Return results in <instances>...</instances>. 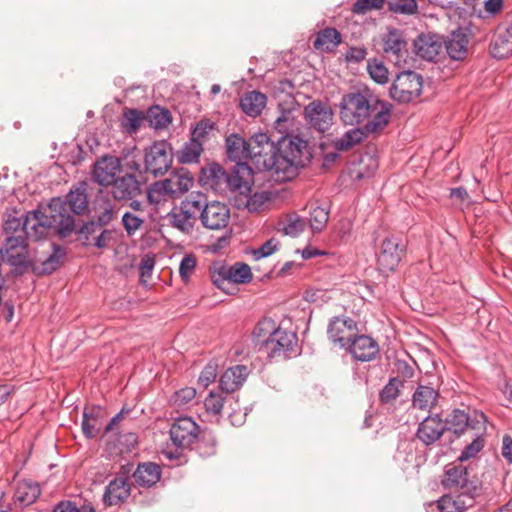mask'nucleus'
Listing matches in <instances>:
<instances>
[{"label": "nucleus", "instance_id": "obj_1", "mask_svg": "<svg viewBox=\"0 0 512 512\" xmlns=\"http://www.w3.org/2000/svg\"><path fill=\"white\" fill-rule=\"evenodd\" d=\"M251 163L269 173L275 182L294 178L308 159L307 142L298 136L284 137L275 146L266 133H256L248 140Z\"/></svg>", "mask_w": 512, "mask_h": 512}, {"label": "nucleus", "instance_id": "obj_2", "mask_svg": "<svg viewBox=\"0 0 512 512\" xmlns=\"http://www.w3.org/2000/svg\"><path fill=\"white\" fill-rule=\"evenodd\" d=\"M88 208L85 189L71 190L66 199L53 198L44 211L35 210L30 214L24 226L33 236H47L50 229L55 230L62 237L73 232L75 228L74 217L71 213L80 215Z\"/></svg>", "mask_w": 512, "mask_h": 512}, {"label": "nucleus", "instance_id": "obj_3", "mask_svg": "<svg viewBox=\"0 0 512 512\" xmlns=\"http://www.w3.org/2000/svg\"><path fill=\"white\" fill-rule=\"evenodd\" d=\"M340 118L346 125L365 123L367 131H381L391 118V105L368 90L345 94L340 102Z\"/></svg>", "mask_w": 512, "mask_h": 512}, {"label": "nucleus", "instance_id": "obj_4", "mask_svg": "<svg viewBox=\"0 0 512 512\" xmlns=\"http://www.w3.org/2000/svg\"><path fill=\"white\" fill-rule=\"evenodd\" d=\"M203 174L205 183L220 194L235 196L238 191H247L249 184L253 183V170L247 163L234 165L231 172L214 163L204 169Z\"/></svg>", "mask_w": 512, "mask_h": 512}, {"label": "nucleus", "instance_id": "obj_5", "mask_svg": "<svg viewBox=\"0 0 512 512\" xmlns=\"http://www.w3.org/2000/svg\"><path fill=\"white\" fill-rule=\"evenodd\" d=\"M170 439L175 450L168 447L162 450V454L169 460L180 457L179 449L190 448L199 435V426L190 417H179L174 420L169 430Z\"/></svg>", "mask_w": 512, "mask_h": 512}, {"label": "nucleus", "instance_id": "obj_6", "mask_svg": "<svg viewBox=\"0 0 512 512\" xmlns=\"http://www.w3.org/2000/svg\"><path fill=\"white\" fill-rule=\"evenodd\" d=\"M198 197L199 193H191L167 216L170 224L185 234L192 233L199 217L201 202Z\"/></svg>", "mask_w": 512, "mask_h": 512}, {"label": "nucleus", "instance_id": "obj_7", "mask_svg": "<svg viewBox=\"0 0 512 512\" xmlns=\"http://www.w3.org/2000/svg\"><path fill=\"white\" fill-rule=\"evenodd\" d=\"M172 163L173 150L167 141H156L146 148L144 166L147 173H150L155 177L164 175L169 171Z\"/></svg>", "mask_w": 512, "mask_h": 512}, {"label": "nucleus", "instance_id": "obj_8", "mask_svg": "<svg viewBox=\"0 0 512 512\" xmlns=\"http://www.w3.org/2000/svg\"><path fill=\"white\" fill-rule=\"evenodd\" d=\"M423 78L413 71H405L396 76L390 88V96L401 103L418 98L422 92Z\"/></svg>", "mask_w": 512, "mask_h": 512}, {"label": "nucleus", "instance_id": "obj_9", "mask_svg": "<svg viewBox=\"0 0 512 512\" xmlns=\"http://www.w3.org/2000/svg\"><path fill=\"white\" fill-rule=\"evenodd\" d=\"M201 202L199 218L202 225L210 230H221L227 227L230 221V209L219 201L208 202L205 195L199 193Z\"/></svg>", "mask_w": 512, "mask_h": 512}, {"label": "nucleus", "instance_id": "obj_10", "mask_svg": "<svg viewBox=\"0 0 512 512\" xmlns=\"http://www.w3.org/2000/svg\"><path fill=\"white\" fill-rule=\"evenodd\" d=\"M406 245L400 237L391 235L386 237L377 254V262L383 272H390L399 265L405 252Z\"/></svg>", "mask_w": 512, "mask_h": 512}, {"label": "nucleus", "instance_id": "obj_11", "mask_svg": "<svg viewBox=\"0 0 512 512\" xmlns=\"http://www.w3.org/2000/svg\"><path fill=\"white\" fill-rule=\"evenodd\" d=\"M441 483L444 488L464 496H473L477 490L476 483L469 479L468 470L463 465L447 466Z\"/></svg>", "mask_w": 512, "mask_h": 512}, {"label": "nucleus", "instance_id": "obj_12", "mask_svg": "<svg viewBox=\"0 0 512 512\" xmlns=\"http://www.w3.org/2000/svg\"><path fill=\"white\" fill-rule=\"evenodd\" d=\"M298 338L293 332L275 328L271 337L265 341L264 350L267 355L273 357H290L295 354V347L297 346Z\"/></svg>", "mask_w": 512, "mask_h": 512}, {"label": "nucleus", "instance_id": "obj_13", "mask_svg": "<svg viewBox=\"0 0 512 512\" xmlns=\"http://www.w3.org/2000/svg\"><path fill=\"white\" fill-rule=\"evenodd\" d=\"M27 238L22 234L7 236L0 249L2 259L14 266L24 265L27 258Z\"/></svg>", "mask_w": 512, "mask_h": 512}, {"label": "nucleus", "instance_id": "obj_14", "mask_svg": "<svg viewBox=\"0 0 512 512\" xmlns=\"http://www.w3.org/2000/svg\"><path fill=\"white\" fill-rule=\"evenodd\" d=\"M120 160L115 156H103L93 166L92 179L101 186H110L120 171Z\"/></svg>", "mask_w": 512, "mask_h": 512}, {"label": "nucleus", "instance_id": "obj_15", "mask_svg": "<svg viewBox=\"0 0 512 512\" xmlns=\"http://www.w3.org/2000/svg\"><path fill=\"white\" fill-rule=\"evenodd\" d=\"M304 116L310 126L319 132L327 131L332 125V110L320 101L309 103L304 109Z\"/></svg>", "mask_w": 512, "mask_h": 512}, {"label": "nucleus", "instance_id": "obj_16", "mask_svg": "<svg viewBox=\"0 0 512 512\" xmlns=\"http://www.w3.org/2000/svg\"><path fill=\"white\" fill-rule=\"evenodd\" d=\"M345 349L353 356L357 361L368 362L378 355L379 346L378 343L367 335H357L350 339Z\"/></svg>", "mask_w": 512, "mask_h": 512}, {"label": "nucleus", "instance_id": "obj_17", "mask_svg": "<svg viewBox=\"0 0 512 512\" xmlns=\"http://www.w3.org/2000/svg\"><path fill=\"white\" fill-rule=\"evenodd\" d=\"M383 52L396 63L404 60L408 53V44L401 30L392 28L383 35Z\"/></svg>", "mask_w": 512, "mask_h": 512}, {"label": "nucleus", "instance_id": "obj_18", "mask_svg": "<svg viewBox=\"0 0 512 512\" xmlns=\"http://www.w3.org/2000/svg\"><path fill=\"white\" fill-rule=\"evenodd\" d=\"M111 186V194L118 201L133 200L143 192L142 184L134 174L117 177Z\"/></svg>", "mask_w": 512, "mask_h": 512}, {"label": "nucleus", "instance_id": "obj_19", "mask_svg": "<svg viewBox=\"0 0 512 512\" xmlns=\"http://www.w3.org/2000/svg\"><path fill=\"white\" fill-rule=\"evenodd\" d=\"M357 330L356 322L351 318L334 317L328 326V335L332 342L345 348L354 332Z\"/></svg>", "mask_w": 512, "mask_h": 512}, {"label": "nucleus", "instance_id": "obj_20", "mask_svg": "<svg viewBox=\"0 0 512 512\" xmlns=\"http://www.w3.org/2000/svg\"><path fill=\"white\" fill-rule=\"evenodd\" d=\"M251 185L247 191H238L234 198V206L238 209H247L249 212L260 211L271 200V193L260 191L251 193Z\"/></svg>", "mask_w": 512, "mask_h": 512}, {"label": "nucleus", "instance_id": "obj_21", "mask_svg": "<svg viewBox=\"0 0 512 512\" xmlns=\"http://www.w3.org/2000/svg\"><path fill=\"white\" fill-rule=\"evenodd\" d=\"M489 49L492 57L497 59H504L512 54V23L498 27Z\"/></svg>", "mask_w": 512, "mask_h": 512}, {"label": "nucleus", "instance_id": "obj_22", "mask_svg": "<svg viewBox=\"0 0 512 512\" xmlns=\"http://www.w3.org/2000/svg\"><path fill=\"white\" fill-rule=\"evenodd\" d=\"M445 430L446 424L437 415L428 416L419 424L417 437L425 445H430L439 440Z\"/></svg>", "mask_w": 512, "mask_h": 512}, {"label": "nucleus", "instance_id": "obj_23", "mask_svg": "<svg viewBox=\"0 0 512 512\" xmlns=\"http://www.w3.org/2000/svg\"><path fill=\"white\" fill-rule=\"evenodd\" d=\"M41 494L38 483L28 480H19L15 483L13 505L23 508L33 504Z\"/></svg>", "mask_w": 512, "mask_h": 512}, {"label": "nucleus", "instance_id": "obj_24", "mask_svg": "<svg viewBox=\"0 0 512 512\" xmlns=\"http://www.w3.org/2000/svg\"><path fill=\"white\" fill-rule=\"evenodd\" d=\"M416 54L424 60L434 61L442 49V42L437 35L422 34L414 42Z\"/></svg>", "mask_w": 512, "mask_h": 512}, {"label": "nucleus", "instance_id": "obj_25", "mask_svg": "<svg viewBox=\"0 0 512 512\" xmlns=\"http://www.w3.org/2000/svg\"><path fill=\"white\" fill-rule=\"evenodd\" d=\"M130 484L125 477H117L106 487L103 502L106 506H113L122 503L130 495Z\"/></svg>", "mask_w": 512, "mask_h": 512}, {"label": "nucleus", "instance_id": "obj_26", "mask_svg": "<svg viewBox=\"0 0 512 512\" xmlns=\"http://www.w3.org/2000/svg\"><path fill=\"white\" fill-rule=\"evenodd\" d=\"M249 375V370L245 365H235L228 368L220 377V388L227 393L238 390Z\"/></svg>", "mask_w": 512, "mask_h": 512}, {"label": "nucleus", "instance_id": "obj_27", "mask_svg": "<svg viewBox=\"0 0 512 512\" xmlns=\"http://www.w3.org/2000/svg\"><path fill=\"white\" fill-rule=\"evenodd\" d=\"M226 147L228 157L235 162V165L240 163L251 162V154L248 147V140L237 134H231L226 138Z\"/></svg>", "mask_w": 512, "mask_h": 512}, {"label": "nucleus", "instance_id": "obj_28", "mask_svg": "<svg viewBox=\"0 0 512 512\" xmlns=\"http://www.w3.org/2000/svg\"><path fill=\"white\" fill-rule=\"evenodd\" d=\"M468 37L461 31H453L445 41L447 54L452 60L460 61L468 54Z\"/></svg>", "mask_w": 512, "mask_h": 512}, {"label": "nucleus", "instance_id": "obj_29", "mask_svg": "<svg viewBox=\"0 0 512 512\" xmlns=\"http://www.w3.org/2000/svg\"><path fill=\"white\" fill-rule=\"evenodd\" d=\"M377 132L378 131H367L366 126L362 128H352L345 132L341 137L333 140V147L337 151H348L355 145L361 143L369 134Z\"/></svg>", "mask_w": 512, "mask_h": 512}, {"label": "nucleus", "instance_id": "obj_30", "mask_svg": "<svg viewBox=\"0 0 512 512\" xmlns=\"http://www.w3.org/2000/svg\"><path fill=\"white\" fill-rule=\"evenodd\" d=\"M161 477V470L157 464H139L133 474L135 482L143 487H150L156 484Z\"/></svg>", "mask_w": 512, "mask_h": 512}, {"label": "nucleus", "instance_id": "obj_31", "mask_svg": "<svg viewBox=\"0 0 512 512\" xmlns=\"http://www.w3.org/2000/svg\"><path fill=\"white\" fill-rule=\"evenodd\" d=\"M266 95L258 92L251 91L244 94L240 99V106L245 114L251 117H256L261 114L266 106Z\"/></svg>", "mask_w": 512, "mask_h": 512}, {"label": "nucleus", "instance_id": "obj_32", "mask_svg": "<svg viewBox=\"0 0 512 512\" xmlns=\"http://www.w3.org/2000/svg\"><path fill=\"white\" fill-rule=\"evenodd\" d=\"M473 503V496L459 494L456 497L443 495L437 501L439 512H464Z\"/></svg>", "mask_w": 512, "mask_h": 512}, {"label": "nucleus", "instance_id": "obj_33", "mask_svg": "<svg viewBox=\"0 0 512 512\" xmlns=\"http://www.w3.org/2000/svg\"><path fill=\"white\" fill-rule=\"evenodd\" d=\"M438 396L439 394L434 388L419 385L413 394V406L420 410H430L435 406Z\"/></svg>", "mask_w": 512, "mask_h": 512}, {"label": "nucleus", "instance_id": "obj_34", "mask_svg": "<svg viewBox=\"0 0 512 512\" xmlns=\"http://www.w3.org/2000/svg\"><path fill=\"white\" fill-rule=\"evenodd\" d=\"M165 181L173 198L186 193L193 185V178L188 173H172Z\"/></svg>", "mask_w": 512, "mask_h": 512}, {"label": "nucleus", "instance_id": "obj_35", "mask_svg": "<svg viewBox=\"0 0 512 512\" xmlns=\"http://www.w3.org/2000/svg\"><path fill=\"white\" fill-rule=\"evenodd\" d=\"M340 42V33L334 28H326L317 34L314 47L322 51H332Z\"/></svg>", "mask_w": 512, "mask_h": 512}, {"label": "nucleus", "instance_id": "obj_36", "mask_svg": "<svg viewBox=\"0 0 512 512\" xmlns=\"http://www.w3.org/2000/svg\"><path fill=\"white\" fill-rule=\"evenodd\" d=\"M170 191L165 179L156 181L147 189V200L152 205H160L169 199H173Z\"/></svg>", "mask_w": 512, "mask_h": 512}, {"label": "nucleus", "instance_id": "obj_37", "mask_svg": "<svg viewBox=\"0 0 512 512\" xmlns=\"http://www.w3.org/2000/svg\"><path fill=\"white\" fill-rule=\"evenodd\" d=\"M100 408H85L82 419V431L88 438H94L100 431Z\"/></svg>", "mask_w": 512, "mask_h": 512}, {"label": "nucleus", "instance_id": "obj_38", "mask_svg": "<svg viewBox=\"0 0 512 512\" xmlns=\"http://www.w3.org/2000/svg\"><path fill=\"white\" fill-rule=\"evenodd\" d=\"M146 119L149 125L156 130L167 128L172 121L169 110L157 105L148 109Z\"/></svg>", "mask_w": 512, "mask_h": 512}, {"label": "nucleus", "instance_id": "obj_39", "mask_svg": "<svg viewBox=\"0 0 512 512\" xmlns=\"http://www.w3.org/2000/svg\"><path fill=\"white\" fill-rule=\"evenodd\" d=\"M116 216L115 207L107 201L102 210L98 213L96 221H91L87 223L82 228L83 233H93L97 228L105 226L109 224Z\"/></svg>", "mask_w": 512, "mask_h": 512}, {"label": "nucleus", "instance_id": "obj_40", "mask_svg": "<svg viewBox=\"0 0 512 512\" xmlns=\"http://www.w3.org/2000/svg\"><path fill=\"white\" fill-rule=\"evenodd\" d=\"M34 211L35 210L30 211L26 215H24L20 218H16V217L8 218L4 224V230H5L6 234H10V233H15V235L22 234V235H26L27 237H29L35 241L45 238L46 236L36 237V236L31 235L29 233V231L26 229V226H24V223L26 222L27 217L30 214H32Z\"/></svg>", "mask_w": 512, "mask_h": 512}, {"label": "nucleus", "instance_id": "obj_41", "mask_svg": "<svg viewBox=\"0 0 512 512\" xmlns=\"http://www.w3.org/2000/svg\"><path fill=\"white\" fill-rule=\"evenodd\" d=\"M203 151V144L191 137V139L184 144L179 153V160L181 163L190 164L199 160Z\"/></svg>", "mask_w": 512, "mask_h": 512}, {"label": "nucleus", "instance_id": "obj_42", "mask_svg": "<svg viewBox=\"0 0 512 512\" xmlns=\"http://www.w3.org/2000/svg\"><path fill=\"white\" fill-rule=\"evenodd\" d=\"M446 429L452 430L455 434L461 435L469 424V415L464 411L455 409L446 419Z\"/></svg>", "mask_w": 512, "mask_h": 512}, {"label": "nucleus", "instance_id": "obj_43", "mask_svg": "<svg viewBox=\"0 0 512 512\" xmlns=\"http://www.w3.org/2000/svg\"><path fill=\"white\" fill-rule=\"evenodd\" d=\"M329 211L320 206L312 208L309 212L308 224L313 233L321 232L327 225Z\"/></svg>", "mask_w": 512, "mask_h": 512}, {"label": "nucleus", "instance_id": "obj_44", "mask_svg": "<svg viewBox=\"0 0 512 512\" xmlns=\"http://www.w3.org/2000/svg\"><path fill=\"white\" fill-rule=\"evenodd\" d=\"M276 328L275 322L270 318H264L257 323L253 330V339L257 345L265 346V341L271 337Z\"/></svg>", "mask_w": 512, "mask_h": 512}, {"label": "nucleus", "instance_id": "obj_45", "mask_svg": "<svg viewBox=\"0 0 512 512\" xmlns=\"http://www.w3.org/2000/svg\"><path fill=\"white\" fill-rule=\"evenodd\" d=\"M210 277L215 286L225 291L226 286L230 284L229 266L216 262L210 267Z\"/></svg>", "mask_w": 512, "mask_h": 512}, {"label": "nucleus", "instance_id": "obj_46", "mask_svg": "<svg viewBox=\"0 0 512 512\" xmlns=\"http://www.w3.org/2000/svg\"><path fill=\"white\" fill-rule=\"evenodd\" d=\"M224 401L225 397L221 393L211 391L204 400L206 413L218 421L221 416Z\"/></svg>", "mask_w": 512, "mask_h": 512}, {"label": "nucleus", "instance_id": "obj_47", "mask_svg": "<svg viewBox=\"0 0 512 512\" xmlns=\"http://www.w3.org/2000/svg\"><path fill=\"white\" fill-rule=\"evenodd\" d=\"M252 272L249 265L237 262L229 266L230 284H244L252 280Z\"/></svg>", "mask_w": 512, "mask_h": 512}, {"label": "nucleus", "instance_id": "obj_48", "mask_svg": "<svg viewBox=\"0 0 512 512\" xmlns=\"http://www.w3.org/2000/svg\"><path fill=\"white\" fill-rule=\"evenodd\" d=\"M367 71L370 77L378 84H385L389 80V71L379 60L373 58L367 62Z\"/></svg>", "mask_w": 512, "mask_h": 512}, {"label": "nucleus", "instance_id": "obj_49", "mask_svg": "<svg viewBox=\"0 0 512 512\" xmlns=\"http://www.w3.org/2000/svg\"><path fill=\"white\" fill-rule=\"evenodd\" d=\"M144 119L143 113L137 109H127L123 113L122 126L132 134L138 131Z\"/></svg>", "mask_w": 512, "mask_h": 512}, {"label": "nucleus", "instance_id": "obj_50", "mask_svg": "<svg viewBox=\"0 0 512 512\" xmlns=\"http://www.w3.org/2000/svg\"><path fill=\"white\" fill-rule=\"evenodd\" d=\"M390 11L402 15H414L418 12L416 0H392L388 2Z\"/></svg>", "mask_w": 512, "mask_h": 512}, {"label": "nucleus", "instance_id": "obj_51", "mask_svg": "<svg viewBox=\"0 0 512 512\" xmlns=\"http://www.w3.org/2000/svg\"><path fill=\"white\" fill-rule=\"evenodd\" d=\"M121 222L126 233L132 236L142 227L145 220L140 215L127 211L122 215Z\"/></svg>", "mask_w": 512, "mask_h": 512}, {"label": "nucleus", "instance_id": "obj_52", "mask_svg": "<svg viewBox=\"0 0 512 512\" xmlns=\"http://www.w3.org/2000/svg\"><path fill=\"white\" fill-rule=\"evenodd\" d=\"M306 226V220L296 214L289 215L284 222L283 230L286 235L297 236Z\"/></svg>", "mask_w": 512, "mask_h": 512}, {"label": "nucleus", "instance_id": "obj_53", "mask_svg": "<svg viewBox=\"0 0 512 512\" xmlns=\"http://www.w3.org/2000/svg\"><path fill=\"white\" fill-rule=\"evenodd\" d=\"M65 256V250L60 246H55L53 253L42 263V269L45 273H51L57 269Z\"/></svg>", "mask_w": 512, "mask_h": 512}, {"label": "nucleus", "instance_id": "obj_54", "mask_svg": "<svg viewBox=\"0 0 512 512\" xmlns=\"http://www.w3.org/2000/svg\"><path fill=\"white\" fill-rule=\"evenodd\" d=\"M196 390L192 387H185L176 391L171 397V402L176 407H183L194 400Z\"/></svg>", "mask_w": 512, "mask_h": 512}, {"label": "nucleus", "instance_id": "obj_55", "mask_svg": "<svg viewBox=\"0 0 512 512\" xmlns=\"http://www.w3.org/2000/svg\"><path fill=\"white\" fill-rule=\"evenodd\" d=\"M484 438L481 435H476V437L473 439V441L468 444L463 451L461 452V455L459 456L460 461H467L473 457H475L484 447Z\"/></svg>", "mask_w": 512, "mask_h": 512}, {"label": "nucleus", "instance_id": "obj_56", "mask_svg": "<svg viewBox=\"0 0 512 512\" xmlns=\"http://www.w3.org/2000/svg\"><path fill=\"white\" fill-rule=\"evenodd\" d=\"M487 418L483 412L474 411L469 415L468 428L476 431V435L483 436L486 432Z\"/></svg>", "mask_w": 512, "mask_h": 512}, {"label": "nucleus", "instance_id": "obj_57", "mask_svg": "<svg viewBox=\"0 0 512 512\" xmlns=\"http://www.w3.org/2000/svg\"><path fill=\"white\" fill-rule=\"evenodd\" d=\"M278 241L274 238L267 240L259 248L252 251V255L255 260H260L272 255L278 250Z\"/></svg>", "mask_w": 512, "mask_h": 512}, {"label": "nucleus", "instance_id": "obj_58", "mask_svg": "<svg viewBox=\"0 0 512 512\" xmlns=\"http://www.w3.org/2000/svg\"><path fill=\"white\" fill-rule=\"evenodd\" d=\"M215 124L210 120H201L192 130L191 137L199 142H203L208 134L213 131Z\"/></svg>", "mask_w": 512, "mask_h": 512}, {"label": "nucleus", "instance_id": "obj_59", "mask_svg": "<svg viewBox=\"0 0 512 512\" xmlns=\"http://www.w3.org/2000/svg\"><path fill=\"white\" fill-rule=\"evenodd\" d=\"M400 381L397 378H392L380 392L382 402L388 403L396 399L399 395Z\"/></svg>", "mask_w": 512, "mask_h": 512}, {"label": "nucleus", "instance_id": "obj_60", "mask_svg": "<svg viewBox=\"0 0 512 512\" xmlns=\"http://www.w3.org/2000/svg\"><path fill=\"white\" fill-rule=\"evenodd\" d=\"M385 0H357L353 5V12L356 14H364L373 9L383 8Z\"/></svg>", "mask_w": 512, "mask_h": 512}, {"label": "nucleus", "instance_id": "obj_61", "mask_svg": "<svg viewBox=\"0 0 512 512\" xmlns=\"http://www.w3.org/2000/svg\"><path fill=\"white\" fill-rule=\"evenodd\" d=\"M294 117L291 111H284L274 122V128L281 134H287L293 126Z\"/></svg>", "mask_w": 512, "mask_h": 512}, {"label": "nucleus", "instance_id": "obj_62", "mask_svg": "<svg viewBox=\"0 0 512 512\" xmlns=\"http://www.w3.org/2000/svg\"><path fill=\"white\" fill-rule=\"evenodd\" d=\"M196 267V259L193 255H185L179 266V273L184 281H187Z\"/></svg>", "mask_w": 512, "mask_h": 512}, {"label": "nucleus", "instance_id": "obj_63", "mask_svg": "<svg viewBox=\"0 0 512 512\" xmlns=\"http://www.w3.org/2000/svg\"><path fill=\"white\" fill-rule=\"evenodd\" d=\"M216 377H217V365L213 364V363H209L201 371L199 378H198V382L203 387H207L212 382L215 381Z\"/></svg>", "mask_w": 512, "mask_h": 512}, {"label": "nucleus", "instance_id": "obj_64", "mask_svg": "<svg viewBox=\"0 0 512 512\" xmlns=\"http://www.w3.org/2000/svg\"><path fill=\"white\" fill-rule=\"evenodd\" d=\"M367 54V49L363 46L351 47L346 52L345 58L348 62L360 63L366 58Z\"/></svg>", "mask_w": 512, "mask_h": 512}]
</instances>
